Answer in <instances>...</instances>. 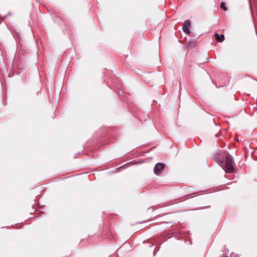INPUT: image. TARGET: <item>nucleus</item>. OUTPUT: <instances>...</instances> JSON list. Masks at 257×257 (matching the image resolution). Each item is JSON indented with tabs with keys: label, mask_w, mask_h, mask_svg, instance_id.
Returning <instances> with one entry per match:
<instances>
[{
	"label": "nucleus",
	"mask_w": 257,
	"mask_h": 257,
	"mask_svg": "<svg viewBox=\"0 0 257 257\" xmlns=\"http://www.w3.org/2000/svg\"><path fill=\"white\" fill-rule=\"evenodd\" d=\"M225 165L223 168L225 171L229 173L233 172L234 170L233 159L230 154L225 156Z\"/></svg>",
	"instance_id": "obj_1"
},
{
	"label": "nucleus",
	"mask_w": 257,
	"mask_h": 257,
	"mask_svg": "<svg viewBox=\"0 0 257 257\" xmlns=\"http://www.w3.org/2000/svg\"><path fill=\"white\" fill-rule=\"evenodd\" d=\"M165 168V165L163 163H157L154 169V173L157 174H160Z\"/></svg>",
	"instance_id": "obj_2"
},
{
	"label": "nucleus",
	"mask_w": 257,
	"mask_h": 257,
	"mask_svg": "<svg viewBox=\"0 0 257 257\" xmlns=\"http://www.w3.org/2000/svg\"><path fill=\"white\" fill-rule=\"evenodd\" d=\"M191 27V23L189 20H186L183 24V30L184 33L187 34H189L190 33V31L189 30Z\"/></svg>",
	"instance_id": "obj_3"
},
{
	"label": "nucleus",
	"mask_w": 257,
	"mask_h": 257,
	"mask_svg": "<svg viewBox=\"0 0 257 257\" xmlns=\"http://www.w3.org/2000/svg\"><path fill=\"white\" fill-rule=\"evenodd\" d=\"M214 37L219 42H221L224 40V36L223 34L219 35L216 33L214 35Z\"/></svg>",
	"instance_id": "obj_4"
},
{
	"label": "nucleus",
	"mask_w": 257,
	"mask_h": 257,
	"mask_svg": "<svg viewBox=\"0 0 257 257\" xmlns=\"http://www.w3.org/2000/svg\"><path fill=\"white\" fill-rule=\"evenodd\" d=\"M220 7H221V9L223 10L224 11H227V9H228L225 6V4H224V3L223 2H222L221 3Z\"/></svg>",
	"instance_id": "obj_5"
},
{
	"label": "nucleus",
	"mask_w": 257,
	"mask_h": 257,
	"mask_svg": "<svg viewBox=\"0 0 257 257\" xmlns=\"http://www.w3.org/2000/svg\"><path fill=\"white\" fill-rule=\"evenodd\" d=\"M193 44V43H192V42H190V43H188V44L189 45L190 44Z\"/></svg>",
	"instance_id": "obj_6"
},
{
	"label": "nucleus",
	"mask_w": 257,
	"mask_h": 257,
	"mask_svg": "<svg viewBox=\"0 0 257 257\" xmlns=\"http://www.w3.org/2000/svg\"><path fill=\"white\" fill-rule=\"evenodd\" d=\"M234 257H239L238 255H236Z\"/></svg>",
	"instance_id": "obj_7"
},
{
	"label": "nucleus",
	"mask_w": 257,
	"mask_h": 257,
	"mask_svg": "<svg viewBox=\"0 0 257 257\" xmlns=\"http://www.w3.org/2000/svg\"><path fill=\"white\" fill-rule=\"evenodd\" d=\"M216 137H218V135H216Z\"/></svg>",
	"instance_id": "obj_8"
}]
</instances>
